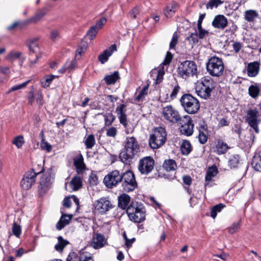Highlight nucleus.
Here are the masks:
<instances>
[{"label": "nucleus", "instance_id": "obj_13", "mask_svg": "<svg viewBox=\"0 0 261 261\" xmlns=\"http://www.w3.org/2000/svg\"><path fill=\"white\" fill-rule=\"evenodd\" d=\"M40 173H36L34 170L29 171L24 174L22 179L21 181V185L23 189H28L35 184L36 181V177Z\"/></svg>", "mask_w": 261, "mask_h": 261}, {"label": "nucleus", "instance_id": "obj_2", "mask_svg": "<svg viewBox=\"0 0 261 261\" xmlns=\"http://www.w3.org/2000/svg\"><path fill=\"white\" fill-rule=\"evenodd\" d=\"M129 219L136 223H140L145 219V209L142 205L132 202L126 210Z\"/></svg>", "mask_w": 261, "mask_h": 261}, {"label": "nucleus", "instance_id": "obj_39", "mask_svg": "<svg viewBox=\"0 0 261 261\" xmlns=\"http://www.w3.org/2000/svg\"><path fill=\"white\" fill-rule=\"evenodd\" d=\"M12 143L16 145L18 148H20L24 143L23 137L21 135L18 136L14 138Z\"/></svg>", "mask_w": 261, "mask_h": 261}, {"label": "nucleus", "instance_id": "obj_11", "mask_svg": "<svg viewBox=\"0 0 261 261\" xmlns=\"http://www.w3.org/2000/svg\"><path fill=\"white\" fill-rule=\"evenodd\" d=\"M96 211L101 214H105L113 208V205L108 198L102 197L96 200L94 203Z\"/></svg>", "mask_w": 261, "mask_h": 261}, {"label": "nucleus", "instance_id": "obj_49", "mask_svg": "<svg viewBox=\"0 0 261 261\" xmlns=\"http://www.w3.org/2000/svg\"><path fill=\"white\" fill-rule=\"evenodd\" d=\"M13 234L17 237H19L21 232V226L14 222L12 227Z\"/></svg>", "mask_w": 261, "mask_h": 261}, {"label": "nucleus", "instance_id": "obj_62", "mask_svg": "<svg viewBox=\"0 0 261 261\" xmlns=\"http://www.w3.org/2000/svg\"><path fill=\"white\" fill-rule=\"evenodd\" d=\"M107 22V19L105 17L101 18L94 26H97L98 30L102 28Z\"/></svg>", "mask_w": 261, "mask_h": 261}, {"label": "nucleus", "instance_id": "obj_3", "mask_svg": "<svg viewBox=\"0 0 261 261\" xmlns=\"http://www.w3.org/2000/svg\"><path fill=\"white\" fill-rule=\"evenodd\" d=\"M224 69V64L221 58L214 56L208 59L206 69L211 75L219 77L223 74Z\"/></svg>", "mask_w": 261, "mask_h": 261}, {"label": "nucleus", "instance_id": "obj_38", "mask_svg": "<svg viewBox=\"0 0 261 261\" xmlns=\"http://www.w3.org/2000/svg\"><path fill=\"white\" fill-rule=\"evenodd\" d=\"M251 165L256 171L261 172V158L256 156L252 160Z\"/></svg>", "mask_w": 261, "mask_h": 261}, {"label": "nucleus", "instance_id": "obj_17", "mask_svg": "<svg viewBox=\"0 0 261 261\" xmlns=\"http://www.w3.org/2000/svg\"><path fill=\"white\" fill-rule=\"evenodd\" d=\"M227 19L225 16L222 15H218L215 17L212 25L217 29H223L227 25Z\"/></svg>", "mask_w": 261, "mask_h": 261}, {"label": "nucleus", "instance_id": "obj_23", "mask_svg": "<svg viewBox=\"0 0 261 261\" xmlns=\"http://www.w3.org/2000/svg\"><path fill=\"white\" fill-rule=\"evenodd\" d=\"M211 92L212 90L208 89V88L202 86L200 84L196 87V92L197 95L204 99H206L211 95Z\"/></svg>", "mask_w": 261, "mask_h": 261}, {"label": "nucleus", "instance_id": "obj_59", "mask_svg": "<svg viewBox=\"0 0 261 261\" xmlns=\"http://www.w3.org/2000/svg\"><path fill=\"white\" fill-rule=\"evenodd\" d=\"M178 36L176 32H175L172 36V40L170 43V48H173L177 43Z\"/></svg>", "mask_w": 261, "mask_h": 261}, {"label": "nucleus", "instance_id": "obj_12", "mask_svg": "<svg viewBox=\"0 0 261 261\" xmlns=\"http://www.w3.org/2000/svg\"><path fill=\"white\" fill-rule=\"evenodd\" d=\"M121 175L119 171L117 170L112 171L105 176L103 182L108 188H112L121 181Z\"/></svg>", "mask_w": 261, "mask_h": 261}, {"label": "nucleus", "instance_id": "obj_50", "mask_svg": "<svg viewBox=\"0 0 261 261\" xmlns=\"http://www.w3.org/2000/svg\"><path fill=\"white\" fill-rule=\"evenodd\" d=\"M87 49V45L85 44L78 47L76 50L75 58L79 60L80 59L79 56H81L83 53H84Z\"/></svg>", "mask_w": 261, "mask_h": 261}, {"label": "nucleus", "instance_id": "obj_63", "mask_svg": "<svg viewBox=\"0 0 261 261\" xmlns=\"http://www.w3.org/2000/svg\"><path fill=\"white\" fill-rule=\"evenodd\" d=\"M80 259L78 258V256L76 253L71 252L69 254L67 261H79Z\"/></svg>", "mask_w": 261, "mask_h": 261}, {"label": "nucleus", "instance_id": "obj_64", "mask_svg": "<svg viewBox=\"0 0 261 261\" xmlns=\"http://www.w3.org/2000/svg\"><path fill=\"white\" fill-rule=\"evenodd\" d=\"M197 30L198 31V36L200 39L203 38L206 35L208 34L207 31L202 29V25L201 26L200 28H197Z\"/></svg>", "mask_w": 261, "mask_h": 261}, {"label": "nucleus", "instance_id": "obj_5", "mask_svg": "<svg viewBox=\"0 0 261 261\" xmlns=\"http://www.w3.org/2000/svg\"><path fill=\"white\" fill-rule=\"evenodd\" d=\"M185 111L189 114L196 113L200 108L198 100L190 94L182 95L180 99Z\"/></svg>", "mask_w": 261, "mask_h": 261}, {"label": "nucleus", "instance_id": "obj_61", "mask_svg": "<svg viewBox=\"0 0 261 261\" xmlns=\"http://www.w3.org/2000/svg\"><path fill=\"white\" fill-rule=\"evenodd\" d=\"M165 74L163 69H160L158 72V75L156 79V83L158 84L161 82L163 76Z\"/></svg>", "mask_w": 261, "mask_h": 261}, {"label": "nucleus", "instance_id": "obj_8", "mask_svg": "<svg viewBox=\"0 0 261 261\" xmlns=\"http://www.w3.org/2000/svg\"><path fill=\"white\" fill-rule=\"evenodd\" d=\"M246 121L256 133H259L258 125L261 121L258 111L256 109H249L246 112Z\"/></svg>", "mask_w": 261, "mask_h": 261}, {"label": "nucleus", "instance_id": "obj_14", "mask_svg": "<svg viewBox=\"0 0 261 261\" xmlns=\"http://www.w3.org/2000/svg\"><path fill=\"white\" fill-rule=\"evenodd\" d=\"M182 121L184 123L181 126L180 132L182 134L187 136H190L193 134L194 126L191 118L189 116L186 115L184 117Z\"/></svg>", "mask_w": 261, "mask_h": 261}, {"label": "nucleus", "instance_id": "obj_27", "mask_svg": "<svg viewBox=\"0 0 261 261\" xmlns=\"http://www.w3.org/2000/svg\"><path fill=\"white\" fill-rule=\"evenodd\" d=\"M130 201L129 196L125 194L120 195L118 198V205L122 209H125Z\"/></svg>", "mask_w": 261, "mask_h": 261}, {"label": "nucleus", "instance_id": "obj_48", "mask_svg": "<svg viewBox=\"0 0 261 261\" xmlns=\"http://www.w3.org/2000/svg\"><path fill=\"white\" fill-rule=\"evenodd\" d=\"M21 53L19 51H11L8 55V59L11 61H14L20 58Z\"/></svg>", "mask_w": 261, "mask_h": 261}, {"label": "nucleus", "instance_id": "obj_37", "mask_svg": "<svg viewBox=\"0 0 261 261\" xmlns=\"http://www.w3.org/2000/svg\"><path fill=\"white\" fill-rule=\"evenodd\" d=\"M95 144V138L93 135L88 136L85 140V144L88 149L91 148Z\"/></svg>", "mask_w": 261, "mask_h": 261}, {"label": "nucleus", "instance_id": "obj_45", "mask_svg": "<svg viewBox=\"0 0 261 261\" xmlns=\"http://www.w3.org/2000/svg\"><path fill=\"white\" fill-rule=\"evenodd\" d=\"M30 82V80L24 82V83H23L21 84H19V85H16V86H14L13 87H12L9 90V91H8V92H7V94H9L10 93H11V92H13V91H16V90H18L19 89H22V88H24V87H25L27 86V85Z\"/></svg>", "mask_w": 261, "mask_h": 261}, {"label": "nucleus", "instance_id": "obj_32", "mask_svg": "<svg viewBox=\"0 0 261 261\" xmlns=\"http://www.w3.org/2000/svg\"><path fill=\"white\" fill-rule=\"evenodd\" d=\"M82 185V180L79 176H74L70 181L71 188L73 191L78 190Z\"/></svg>", "mask_w": 261, "mask_h": 261}, {"label": "nucleus", "instance_id": "obj_22", "mask_svg": "<svg viewBox=\"0 0 261 261\" xmlns=\"http://www.w3.org/2000/svg\"><path fill=\"white\" fill-rule=\"evenodd\" d=\"M259 65L258 62L250 63L247 66V74L249 76L254 77L258 73Z\"/></svg>", "mask_w": 261, "mask_h": 261}, {"label": "nucleus", "instance_id": "obj_21", "mask_svg": "<svg viewBox=\"0 0 261 261\" xmlns=\"http://www.w3.org/2000/svg\"><path fill=\"white\" fill-rule=\"evenodd\" d=\"M178 8V4L175 2L169 4L164 9V13L166 17L172 16Z\"/></svg>", "mask_w": 261, "mask_h": 261}, {"label": "nucleus", "instance_id": "obj_36", "mask_svg": "<svg viewBox=\"0 0 261 261\" xmlns=\"http://www.w3.org/2000/svg\"><path fill=\"white\" fill-rule=\"evenodd\" d=\"M58 77V75H55L52 74L46 75L44 77L43 81L41 82L42 86L43 88H47L49 87L53 80L55 78Z\"/></svg>", "mask_w": 261, "mask_h": 261}, {"label": "nucleus", "instance_id": "obj_51", "mask_svg": "<svg viewBox=\"0 0 261 261\" xmlns=\"http://www.w3.org/2000/svg\"><path fill=\"white\" fill-rule=\"evenodd\" d=\"M117 134V130L115 127L112 126L107 129L106 135L108 137L115 138Z\"/></svg>", "mask_w": 261, "mask_h": 261}, {"label": "nucleus", "instance_id": "obj_57", "mask_svg": "<svg viewBox=\"0 0 261 261\" xmlns=\"http://www.w3.org/2000/svg\"><path fill=\"white\" fill-rule=\"evenodd\" d=\"M40 146L43 149L46 150L48 152H49L52 149L51 146L48 143L45 142L44 139L41 142Z\"/></svg>", "mask_w": 261, "mask_h": 261}, {"label": "nucleus", "instance_id": "obj_6", "mask_svg": "<svg viewBox=\"0 0 261 261\" xmlns=\"http://www.w3.org/2000/svg\"><path fill=\"white\" fill-rule=\"evenodd\" d=\"M166 136L164 128L160 127L155 128L149 137V144L151 148L156 149L163 145L165 142Z\"/></svg>", "mask_w": 261, "mask_h": 261}, {"label": "nucleus", "instance_id": "obj_60", "mask_svg": "<svg viewBox=\"0 0 261 261\" xmlns=\"http://www.w3.org/2000/svg\"><path fill=\"white\" fill-rule=\"evenodd\" d=\"M173 58V56L171 53L169 51H168L166 54V56L164 60L163 64L164 65H168L171 62L172 59Z\"/></svg>", "mask_w": 261, "mask_h": 261}, {"label": "nucleus", "instance_id": "obj_42", "mask_svg": "<svg viewBox=\"0 0 261 261\" xmlns=\"http://www.w3.org/2000/svg\"><path fill=\"white\" fill-rule=\"evenodd\" d=\"M106 125L109 126L112 124L115 119V117L111 113H107L104 115Z\"/></svg>", "mask_w": 261, "mask_h": 261}, {"label": "nucleus", "instance_id": "obj_1", "mask_svg": "<svg viewBox=\"0 0 261 261\" xmlns=\"http://www.w3.org/2000/svg\"><path fill=\"white\" fill-rule=\"evenodd\" d=\"M140 145L134 137H127L124 141V147L119 154L121 161L129 164L132 161L139 155Z\"/></svg>", "mask_w": 261, "mask_h": 261}, {"label": "nucleus", "instance_id": "obj_4", "mask_svg": "<svg viewBox=\"0 0 261 261\" xmlns=\"http://www.w3.org/2000/svg\"><path fill=\"white\" fill-rule=\"evenodd\" d=\"M178 73L185 79L196 76L198 73L197 66L193 61H185L178 66Z\"/></svg>", "mask_w": 261, "mask_h": 261}, {"label": "nucleus", "instance_id": "obj_53", "mask_svg": "<svg viewBox=\"0 0 261 261\" xmlns=\"http://www.w3.org/2000/svg\"><path fill=\"white\" fill-rule=\"evenodd\" d=\"M221 3L220 0H210L206 5L207 9H212L214 7H217Z\"/></svg>", "mask_w": 261, "mask_h": 261}, {"label": "nucleus", "instance_id": "obj_25", "mask_svg": "<svg viewBox=\"0 0 261 261\" xmlns=\"http://www.w3.org/2000/svg\"><path fill=\"white\" fill-rule=\"evenodd\" d=\"M228 145L221 140H218L215 147V152L218 154H224L228 149Z\"/></svg>", "mask_w": 261, "mask_h": 261}, {"label": "nucleus", "instance_id": "obj_55", "mask_svg": "<svg viewBox=\"0 0 261 261\" xmlns=\"http://www.w3.org/2000/svg\"><path fill=\"white\" fill-rule=\"evenodd\" d=\"M187 40L190 43H195L198 41V35L197 33H192L187 38Z\"/></svg>", "mask_w": 261, "mask_h": 261}, {"label": "nucleus", "instance_id": "obj_31", "mask_svg": "<svg viewBox=\"0 0 261 261\" xmlns=\"http://www.w3.org/2000/svg\"><path fill=\"white\" fill-rule=\"evenodd\" d=\"M163 167L167 171H171L175 170L177 168L175 162L173 160H168L165 161Z\"/></svg>", "mask_w": 261, "mask_h": 261}, {"label": "nucleus", "instance_id": "obj_34", "mask_svg": "<svg viewBox=\"0 0 261 261\" xmlns=\"http://www.w3.org/2000/svg\"><path fill=\"white\" fill-rule=\"evenodd\" d=\"M217 173L218 170L216 167H211L208 168L205 175V180L206 181H211L212 178L217 175Z\"/></svg>", "mask_w": 261, "mask_h": 261}, {"label": "nucleus", "instance_id": "obj_40", "mask_svg": "<svg viewBox=\"0 0 261 261\" xmlns=\"http://www.w3.org/2000/svg\"><path fill=\"white\" fill-rule=\"evenodd\" d=\"M248 91L250 95L253 98H255L258 95L259 88L256 85H251L249 87Z\"/></svg>", "mask_w": 261, "mask_h": 261}, {"label": "nucleus", "instance_id": "obj_29", "mask_svg": "<svg viewBox=\"0 0 261 261\" xmlns=\"http://www.w3.org/2000/svg\"><path fill=\"white\" fill-rule=\"evenodd\" d=\"M245 19L248 22H252L258 16V12L254 10H246L245 12Z\"/></svg>", "mask_w": 261, "mask_h": 261}, {"label": "nucleus", "instance_id": "obj_28", "mask_svg": "<svg viewBox=\"0 0 261 261\" xmlns=\"http://www.w3.org/2000/svg\"><path fill=\"white\" fill-rule=\"evenodd\" d=\"M199 84L211 90H212L215 88L214 81L210 76H205L203 77Z\"/></svg>", "mask_w": 261, "mask_h": 261}, {"label": "nucleus", "instance_id": "obj_9", "mask_svg": "<svg viewBox=\"0 0 261 261\" xmlns=\"http://www.w3.org/2000/svg\"><path fill=\"white\" fill-rule=\"evenodd\" d=\"M162 114L164 118L170 122L175 123L181 120L178 112L171 105L163 107Z\"/></svg>", "mask_w": 261, "mask_h": 261}, {"label": "nucleus", "instance_id": "obj_44", "mask_svg": "<svg viewBox=\"0 0 261 261\" xmlns=\"http://www.w3.org/2000/svg\"><path fill=\"white\" fill-rule=\"evenodd\" d=\"M148 87L145 86L140 92L139 94L136 97V101H139L141 100L145 95L148 93Z\"/></svg>", "mask_w": 261, "mask_h": 261}, {"label": "nucleus", "instance_id": "obj_43", "mask_svg": "<svg viewBox=\"0 0 261 261\" xmlns=\"http://www.w3.org/2000/svg\"><path fill=\"white\" fill-rule=\"evenodd\" d=\"M96 27L97 26L94 25L91 27L87 33V36L91 40L95 37L98 31Z\"/></svg>", "mask_w": 261, "mask_h": 261}, {"label": "nucleus", "instance_id": "obj_56", "mask_svg": "<svg viewBox=\"0 0 261 261\" xmlns=\"http://www.w3.org/2000/svg\"><path fill=\"white\" fill-rule=\"evenodd\" d=\"M198 139L199 142L203 144L205 143L207 140V135L204 133V132H202L201 131L199 132V136H198Z\"/></svg>", "mask_w": 261, "mask_h": 261}, {"label": "nucleus", "instance_id": "obj_24", "mask_svg": "<svg viewBox=\"0 0 261 261\" xmlns=\"http://www.w3.org/2000/svg\"><path fill=\"white\" fill-rule=\"evenodd\" d=\"M72 218V215H63L59 221L56 224V228L58 230H61L65 226L69 223V222Z\"/></svg>", "mask_w": 261, "mask_h": 261}, {"label": "nucleus", "instance_id": "obj_16", "mask_svg": "<svg viewBox=\"0 0 261 261\" xmlns=\"http://www.w3.org/2000/svg\"><path fill=\"white\" fill-rule=\"evenodd\" d=\"M51 181L50 175H43L40 179L38 187L40 194L42 195L46 193L51 187Z\"/></svg>", "mask_w": 261, "mask_h": 261}, {"label": "nucleus", "instance_id": "obj_33", "mask_svg": "<svg viewBox=\"0 0 261 261\" xmlns=\"http://www.w3.org/2000/svg\"><path fill=\"white\" fill-rule=\"evenodd\" d=\"M58 243L55 245V249L59 252H61L64 248L69 244V242L63 239L61 236L58 237Z\"/></svg>", "mask_w": 261, "mask_h": 261}, {"label": "nucleus", "instance_id": "obj_54", "mask_svg": "<svg viewBox=\"0 0 261 261\" xmlns=\"http://www.w3.org/2000/svg\"><path fill=\"white\" fill-rule=\"evenodd\" d=\"M66 69H68L69 71L74 69L76 67V62L75 60H73L67 62L65 65Z\"/></svg>", "mask_w": 261, "mask_h": 261}, {"label": "nucleus", "instance_id": "obj_15", "mask_svg": "<svg viewBox=\"0 0 261 261\" xmlns=\"http://www.w3.org/2000/svg\"><path fill=\"white\" fill-rule=\"evenodd\" d=\"M126 111V106L124 104L118 105L115 111L120 123L122 124L125 128H126L128 125Z\"/></svg>", "mask_w": 261, "mask_h": 261}, {"label": "nucleus", "instance_id": "obj_7", "mask_svg": "<svg viewBox=\"0 0 261 261\" xmlns=\"http://www.w3.org/2000/svg\"><path fill=\"white\" fill-rule=\"evenodd\" d=\"M122 187L124 191L128 192L133 191L137 187V182L134 173L128 171L121 175Z\"/></svg>", "mask_w": 261, "mask_h": 261}, {"label": "nucleus", "instance_id": "obj_46", "mask_svg": "<svg viewBox=\"0 0 261 261\" xmlns=\"http://www.w3.org/2000/svg\"><path fill=\"white\" fill-rule=\"evenodd\" d=\"M45 15V12L43 11H40L38 12L35 16L32 17L30 21L31 22L35 23L40 19H41Z\"/></svg>", "mask_w": 261, "mask_h": 261}, {"label": "nucleus", "instance_id": "obj_18", "mask_svg": "<svg viewBox=\"0 0 261 261\" xmlns=\"http://www.w3.org/2000/svg\"><path fill=\"white\" fill-rule=\"evenodd\" d=\"M106 242L105 237L101 234L97 233L93 236L91 245L94 249H98L103 247Z\"/></svg>", "mask_w": 261, "mask_h": 261}, {"label": "nucleus", "instance_id": "obj_47", "mask_svg": "<svg viewBox=\"0 0 261 261\" xmlns=\"http://www.w3.org/2000/svg\"><path fill=\"white\" fill-rule=\"evenodd\" d=\"M228 164L231 168L237 167L239 164V156L238 155L231 156L229 160Z\"/></svg>", "mask_w": 261, "mask_h": 261}, {"label": "nucleus", "instance_id": "obj_10", "mask_svg": "<svg viewBox=\"0 0 261 261\" xmlns=\"http://www.w3.org/2000/svg\"><path fill=\"white\" fill-rule=\"evenodd\" d=\"M154 161L151 156H145L140 160L138 170L142 174H148L154 168Z\"/></svg>", "mask_w": 261, "mask_h": 261}, {"label": "nucleus", "instance_id": "obj_35", "mask_svg": "<svg viewBox=\"0 0 261 261\" xmlns=\"http://www.w3.org/2000/svg\"><path fill=\"white\" fill-rule=\"evenodd\" d=\"M181 151L182 154L188 155L191 151V145L189 141L184 140L181 145Z\"/></svg>", "mask_w": 261, "mask_h": 261}, {"label": "nucleus", "instance_id": "obj_20", "mask_svg": "<svg viewBox=\"0 0 261 261\" xmlns=\"http://www.w3.org/2000/svg\"><path fill=\"white\" fill-rule=\"evenodd\" d=\"M29 47L30 50L32 53L36 54V58L34 60L33 59V55L32 54L30 55V58L31 59V62L32 64H33L36 62L37 60L39 58V55L38 54L39 53L40 49L38 44L36 43V40H31Z\"/></svg>", "mask_w": 261, "mask_h": 261}, {"label": "nucleus", "instance_id": "obj_19", "mask_svg": "<svg viewBox=\"0 0 261 261\" xmlns=\"http://www.w3.org/2000/svg\"><path fill=\"white\" fill-rule=\"evenodd\" d=\"M117 50L116 44H113L108 49H106L98 57V60L101 63H105L113 53Z\"/></svg>", "mask_w": 261, "mask_h": 261}, {"label": "nucleus", "instance_id": "obj_58", "mask_svg": "<svg viewBox=\"0 0 261 261\" xmlns=\"http://www.w3.org/2000/svg\"><path fill=\"white\" fill-rule=\"evenodd\" d=\"M140 10L139 6H137L129 12L131 17L133 19L136 18L137 15L140 13Z\"/></svg>", "mask_w": 261, "mask_h": 261}, {"label": "nucleus", "instance_id": "obj_30", "mask_svg": "<svg viewBox=\"0 0 261 261\" xmlns=\"http://www.w3.org/2000/svg\"><path fill=\"white\" fill-rule=\"evenodd\" d=\"M119 78V74L118 71H115L113 74L105 76L104 80L108 85L114 84Z\"/></svg>", "mask_w": 261, "mask_h": 261}, {"label": "nucleus", "instance_id": "obj_52", "mask_svg": "<svg viewBox=\"0 0 261 261\" xmlns=\"http://www.w3.org/2000/svg\"><path fill=\"white\" fill-rule=\"evenodd\" d=\"M79 259L80 261H93L92 255L87 252L81 254Z\"/></svg>", "mask_w": 261, "mask_h": 261}, {"label": "nucleus", "instance_id": "obj_26", "mask_svg": "<svg viewBox=\"0 0 261 261\" xmlns=\"http://www.w3.org/2000/svg\"><path fill=\"white\" fill-rule=\"evenodd\" d=\"M74 165L76 167L77 173L82 174L86 168L82 156L74 159Z\"/></svg>", "mask_w": 261, "mask_h": 261}, {"label": "nucleus", "instance_id": "obj_41", "mask_svg": "<svg viewBox=\"0 0 261 261\" xmlns=\"http://www.w3.org/2000/svg\"><path fill=\"white\" fill-rule=\"evenodd\" d=\"M224 207V205L221 203L215 205L211 211V217L215 219L217 216V213L220 212Z\"/></svg>", "mask_w": 261, "mask_h": 261}]
</instances>
